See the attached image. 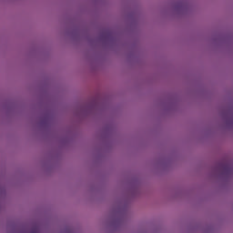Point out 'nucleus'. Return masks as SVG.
<instances>
[{"mask_svg":"<svg viewBox=\"0 0 233 233\" xmlns=\"http://www.w3.org/2000/svg\"><path fill=\"white\" fill-rule=\"evenodd\" d=\"M31 233H39L37 229L33 230Z\"/></svg>","mask_w":233,"mask_h":233,"instance_id":"obj_1","label":"nucleus"}]
</instances>
